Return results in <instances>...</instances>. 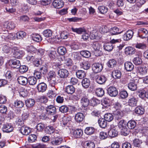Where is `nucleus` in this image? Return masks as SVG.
Returning <instances> with one entry per match:
<instances>
[{
	"label": "nucleus",
	"mask_w": 148,
	"mask_h": 148,
	"mask_svg": "<svg viewBox=\"0 0 148 148\" xmlns=\"http://www.w3.org/2000/svg\"><path fill=\"white\" fill-rule=\"evenodd\" d=\"M28 54L26 57V59L28 61L33 60L34 56L33 55L35 53L36 50L32 46H29L27 49Z\"/></svg>",
	"instance_id": "1"
},
{
	"label": "nucleus",
	"mask_w": 148,
	"mask_h": 148,
	"mask_svg": "<svg viewBox=\"0 0 148 148\" xmlns=\"http://www.w3.org/2000/svg\"><path fill=\"white\" fill-rule=\"evenodd\" d=\"M12 51L14 57L17 58L22 57L24 54L23 51L18 50L16 47H13L12 48Z\"/></svg>",
	"instance_id": "2"
},
{
	"label": "nucleus",
	"mask_w": 148,
	"mask_h": 148,
	"mask_svg": "<svg viewBox=\"0 0 148 148\" xmlns=\"http://www.w3.org/2000/svg\"><path fill=\"white\" fill-rule=\"evenodd\" d=\"M92 47L94 50V52L95 56H98L101 53L100 49L101 47V45L97 42H94L92 44Z\"/></svg>",
	"instance_id": "3"
},
{
	"label": "nucleus",
	"mask_w": 148,
	"mask_h": 148,
	"mask_svg": "<svg viewBox=\"0 0 148 148\" xmlns=\"http://www.w3.org/2000/svg\"><path fill=\"white\" fill-rule=\"evenodd\" d=\"M138 35L142 39L146 38L148 36V30L144 28H140L138 30Z\"/></svg>",
	"instance_id": "4"
},
{
	"label": "nucleus",
	"mask_w": 148,
	"mask_h": 148,
	"mask_svg": "<svg viewBox=\"0 0 148 148\" xmlns=\"http://www.w3.org/2000/svg\"><path fill=\"white\" fill-rule=\"evenodd\" d=\"M118 127L116 126H112L108 132V135L110 137H114L116 136L118 134Z\"/></svg>",
	"instance_id": "5"
},
{
	"label": "nucleus",
	"mask_w": 148,
	"mask_h": 148,
	"mask_svg": "<svg viewBox=\"0 0 148 148\" xmlns=\"http://www.w3.org/2000/svg\"><path fill=\"white\" fill-rule=\"evenodd\" d=\"M69 74V72L67 70L63 69L59 70L58 72V74L60 77L62 78L68 77Z\"/></svg>",
	"instance_id": "6"
},
{
	"label": "nucleus",
	"mask_w": 148,
	"mask_h": 148,
	"mask_svg": "<svg viewBox=\"0 0 148 148\" xmlns=\"http://www.w3.org/2000/svg\"><path fill=\"white\" fill-rule=\"evenodd\" d=\"M87 113L86 112H84V113L81 112L77 113L75 116V120L77 122H81L83 120L85 117V115Z\"/></svg>",
	"instance_id": "7"
},
{
	"label": "nucleus",
	"mask_w": 148,
	"mask_h": 148,
	"mask_svg": "<svg viewBox=\"0 0 148 148\" xmlns=\"http://www.w3.org/2000/svg\"><path fill=\"white\" fill-rule=\"evenodd\" d=\"M134 32L131 30L126 31L123 36V38L124 40L128 41L131 39L133 36Z\"/></svg>",
	"instance_id": "8"
},
{
	"label": "nucleus",
	"mask_w": 148,
	"mask_h": 148,
	"mask_svg": "<svg viewBox=\"0 0 148 148\" xmlns=\"http://www.w3.org/2000/svg\"><path fill=\"white\" fill-rule=\"evenodd\" d=\"M13 130V127L11 124L5 123L4 124L2 127V130L3 132L10 133Z\"/></svg>",
	"instance_id": "9"
},
{
	"label": "nucleus",
	"mask_w": 148,
	"mask_h": 148,
	"mask_svg": "<svg viewBox=\"0 0 148 148\" xmlns=\"http://www.w3.org/2000/svg\"><path fill=\"white\" fill-rule=\"evenodd\" d=\"M92 70L95 73L101 72L102 70L103 66L101 64L99 63H95L92 65Z\"/></svg>",
	"instance_id": "10"
},
{
	"label": "nucleus",
	"mask_w": 148,
	"mask_h": 148,
	"mask_svg": "<svg viewBox=\"0 0 148 148\" xmlns=\"http://www.w3.org/2000/svg\"><path fill=\"white\" fill-rule=\"evenodd\" d=\"M83 134V131L81 129H77L71 133L72 137L77 138H80Z\"/></svg>",
	"instance_id": "11"
},
{
	"label": "nucleus",
	"mask_w": 148,
	"mask_h": 148,
	"mask_svg": "<svg viewBox=\"0 0 148 148\" xmlns=\"http://www.w3.org/2000/svg\"><path fill=\"white\" fill-rule=\"evenodd\" d=\"M108 93L111 97H116L118 94V91L116 88L114 86H110L108 88Z\"/></svg>",
	"instance_id": "12"
},
{
	"label": "nucleus",
	"mask_w": 148,
	"mask_h": 148,
	"mask_svg": "<svg viewBox=\"0 0 148 148\" xmlns=\"http://www.w3.org/2000/svg\"><path fill=\"white\" fill-rule=\"evenodd\" d=\"M52 4L54 8L59 9L63 6L64 3L62 0H55L53 1Z\"/></svg>",
	"instance_id": "13"
},
{
	"label": "nucleus",
	"mask_w": 148,
	"mask_h": 148,
	"mask_svg": "<svg viewBox=\"0 0 148 148\" xmlns=\"http://www.w3.org/2000/svg\"><path fill=\"white\" fill-rule=\"evenodd\" d=\"M47 114L51 115H54L56 112V108L53 105H50L48 106L46 110Z\"/></svg>",
	"instance_id": "14"
},
{
	"label": "nucleus",
	"mask_w": 148,
	"mask_h": 148,
	"mask_svg": "<svg viewBox=\"0 0 148 148\" xmlns=\"http://www.w3.org/2000/svg\"><path fill=\"white\" fill-rule=\"evenodd\" d=\"M16 24L12 21H7L3 24L4 27L9 29H14L16 27Z\"/></svg>",
	"instance_id": "15"
},
{
	"label": "nucleus",
	"mask_w": 148,
	"mask_h": 148,
	"mask_svg": "<svg viewBox=\"0 0 148 148\" xmlns=\"http://www.w3.org/2000/svg\"><path fill=\"white\" fill-rule=\"evenodd\" d=\"M37 88L39 92H43L46 90L47 85L46 84L42 82L38 84L37 86Z\"/></svg>",
	"instance_id": "16"
},
{
	"label": "nucleus",
	"mask_w": 148,
	"mask_h": 148,
	"mask_svg": "<svg viewBox=\"0 0 148 148\" xmlns=\"http://www.w3.org/2000/svg\"><path fill=\"white\" fill-rule=\"evenodd\" d=\"M17 80L19 84L22 85H25L27 83V78L23 76H19Z\"/></svg>",
	"instance_id": "17"
},
{
	"label": "nucleus",
	"mask_w": 148,
	"mask_h": 148,
	"mask_svg": "<svg viewBox=\"0 0 148 148\" xmlns=\"http://www.w3.org/2000/svg\"><path fill=\"white\" fill-rule=\"evenodd\" d=\"M20 132L24 135H27L31 132L30 129L27 127L22 126L20 129Z\"/></svg>",
	"instance_id": "18"
},
{
	"label": "nucleus",
	"mask_w": 148,
	"mask_h": 148,
	"mask_svg": "<svg viewBox=\"0 0 148 148\" xmlns=\"http://www.w3.org/2000/svg\"><path fill=\"white\" fill-rule=\"evenodd\" d=\"M96 80L98 84H103L106 82V78L104 75L98 76L96 77Z\"/></svg>",
	"instance_id": "19"
},
{
	"label": "nucleus",
	"mask_w": 148,
	"mask_h": 148,
	"mask_svg": "<svg viewBox=\"0 0 148 148\" xmlns=\"http://www.w3.org/2000/svg\"><path fill=\"white\" fill-rule=\"evenodd\" d=\"M84 148H95V145L94 142L90 141H86L83 144Z\"/></svg>",
	"instance_id": "20"
},
{
	"label": "nucleus",
	"mask_w": 148,
	"mask_h": 148,
	"mask_svg": "<svg viewBox=\"0 0 148 148\" xmlns=\"http://www.w3.org/2000/svg\"><path fill=\"white\" fill-rule=\"evenodd\" d=\"M125 68L127 71H131L134 68V66L130 62H127L124 64Z\"/></svg>",
	"instance_id": "21"
},
{
	"label": "nucleus",
	"mask_w": 148,
	"mask_h": 148,
	"mask_svg": "<svg viewBox=\"0 0 148 148\" xmlns=\"http://www.w3.org/2000/svg\"><path fill=\"white\" fill-rule=\"evenodd\" d=\"M112 76L114 79H119L121 77V73L118 70H114L112 73Z\"/></svg>",
	"instance_id": "22"
},
{
	"label": "nucleus",
	"mask_w": 148,
	"mask_h": 148,
	"mask_svg": "<svg viewBox=\"0 0 148 148\" xmlns=\"http://www.w3.org/2000/svg\"><path fill=\"white\" fill-rule=\"evenodd\" d=\"M127 85L129 89L132 91H134L137 89V85L134 81H131Z\"/></svg>",
	"instance_id": "23"
},
{
	"label": "nucleus",
	"mask_w": 148,
	"mask_h": 148,
	"mask_svg": "<svg viewBox=\"0 0 148 148\" xmlns=\"http://www.w3.org/2000/svg\"><path fill=\"white\" fill-rule=\"evenodd\" d=\"M125 52L126 55H131L135 53V49L132 47H128L125 48Z\"/></svg>",
	"instance_id": "24"
},
{
	"label": "nucleus",
	"mask_w": 148,
	"mask_h": 148,
	"mask_svg": "<svg viewBox=\"0 0 148 148\" xmlns=\"http://www.w3.org/2000/svg\"><path fill=\"white\" fill-rule=\"evenodd\" d=\"M65 91L68 94H72L75 92V88L72 85H68L66 87Z\"/></svg>",
	"instance_id": "25"
},
{
	"label": "nucleus",
	"mask_w": 148,
	"mask_h": 148,
	"mask_svg": "<svg viewBox=\"0 0 148 148\" xmlns=\"http://www.w3.org/2000/svg\"><path fill=\"white\" fill-rule=\"evenodd\" d=\"M82 84L83 87L85 88H87L90 85V81L87 78H85L82 80Z\"/></svg>",
	"instance_id": "26"
},
{
	"label": "nucleus",
	"mask_w": 148,
	"mask_h": 148,
	"mask_svg": "<svg viewBox=\"0 0 148 148\" xmlns=\"http://www.w3.org/2000/svg\"><path fill=\"white\" fill-rule=\"evenodd\" d=\"M138 100L135 97H132L129 99L128 103L129 105L132 107L137 106Z\"/></svg>",
	"instance_id": "27"
},
{
	"label": "nucleus",
	"mask_w": 148,
	"mask_h": 148,
	"mask_svg": "<svg viewBox=\"0 0 148 148\" xmlns=\"http://www.w3.org/2000/svg\"><path fill=\"white\" fill-rule=\"evenodd\" d=\"M147 69L145 66H140L138 68V71L142 75L146 74L147 72Z\"/></svg>",
	"instance_id": "28"
},
{
	"label": "nucleus",
	"mask_w": 148,
	"mask_h": 148,
	"mask_svg": "<svg viewBox=\"0 0 148 148\" xmlns=\"http://www.w3.org/2000/svg\"><path fill=\"white\" fill-rule=\"evenodd\" d=\"M98 122L99 126L101 128H105L107 126L106 121L104 119L100 118L98 120Z\"/></svg>",
	"instance_id": "29"
},
{
	"label": "nucleus",
	"mask_w": 148,
	"mask_h": 148,
	"mask_svg": "<svg viewBox=\"0 0 148 148\" xmlns=\"http://www.w3.org/2000/svg\"><path fill=\"white\" fill-rule=\"evenodd\" d=\"M13 47H11L9 45H4L2 48L3 51L6 53H12V48H13Z\"/></svg>",
	"instance_id": "30"
},
{
	"label": "nucleus",
	"mask_w": 148,
	"mask_h": 148,
	"mask_svg": "<svg viewBox=\"0 0 148 148\" xmlns=\"http://www.w3.org/2000/svg\"><path fill=\"white\" fill-rule=\"evenodd\" d=\"M26 36V33L23 31H21L16 34V38L17 39H22L25 38Z\"/></svg>",
	"instance_id": "31"
},
{
	"label": "nucleus",
	"mask_w": 148,
	"mask_h": 148,
	"mask_svg": "<svg viewBox=\"0 0 148 148\" xmlns=\"http://www.w3.org/2000/svg\"><path fill=\"white\" fill-rule=\"evenodd\" d=\"M28 82L29 85H35L37 82V79L34 76L29 77L27 78V82Z\"/></svg>",
	"instance_id": "32"
},
{
	"label": "nucleus",
	"mask_w": 148,
	"mask_h": 148,
	"mask_svg": "<svg viewBox=\"0 0 148 148\" xmlns=\"http://www.w3.org/2000/svg\"><path fill=\"white\" fill-rule=\"evenodd\" d=\"M72 31L78 34H81L83 32H85V30L84 27H79L78 28H71Z\"/></svg>",
	"instance_id": "33"
},
{
	"label": "nucleus",
	"mask_w": 148,
	"mask_h": 148,
	"mask_svg": "<svg viewBox=\"0 0 148 148\" xmlns=\"http://www.w3.org/2000/svg\"><path fill=\"white\" fill-rule=\"evenodd\" d=\"M104 49L108 51H111L113 49V46L112 43L109 42L106 43L103 45Z\"/></svg>",
	"instance_id": "34"
},
{
	"label": "nucleus",
	"mask_w": 148,
	"mask_h": 148,
	"mask_svg": "<svg viewBox=\"0 0 148 148\" xmlns=\"http://www.w3.org/2000/svg\"><path fill=\"white\" fill-rule=\"evenodd\" d=\"M32 36V40L37 42H40L42 40V38L38 34H33Z\"/></svg>",
	"instance_id": "35"
},
{
	"label": "nucleus",
	"mask_w": 148,
	"mask_h": 148,
	"mask_svg": "<svg viewBox=\"0 0 148 148\" xmlns=\"http://www.w3.org/2000/svg\"><path fill=\"white\" fill-rule=\"evenodd\" d=\"M35 103V100L32 99H27L25 101L26 106L28 107H31Z\"/></svg>",
	"instance_id": "36"
},
{
	"label": "nucleus",
	"mask_w": 148,
	"mask_h": 148,
	"mask_svg": "<svg viewBox=\"0 0 148 148\" xmlns=\"http://www.w3.org/2000/svg\"><path fill=\"white\" fill-rule=\"evenodd\" d=\"M80 54L83 57L86 58H89L91 56L90 52L87 50H83L81 51Z\"/></svg>",
	"instance_id": "37"
},
{
	"label": "nucleus",
	"mask_w": 148,
	"mask_h": 148,
	"mask_svg": "<svg viewBox=\"0 0 148 148\" xmlns=\"http://www.w3.org/2000/svg\"><path fill=\"white\" fill-rule=\"evenodd\" d=\"M62 141V138L61 137H57L55 139L53 140L51 143L53 145H58L61 144Z\"/></svg>",
	"instance_id": "38"
},
{
	"label": "nucleus",
	"mask_w": 148,
	"mask_h": 148,
	"mask_svg": "<svg viewBox=\"0 0 148 148\" xmlns=\"http://www.w3.org/2000/svg\"><path fill=\"white\" fill-rule=\"evenodd\" d=\"M76 74L77 77L80 79H82L85 76V73L82 70H78L76 72Z\"/></svg>",
	"instance_id": "39"
},
{
	"label": "nucleus",
	"mask_w": 148,
	"mask_h": 148,
	"mask_svg": "<svg viewBox=\"0 0 148 148\" xmlns=\"http://www.w3.org/2000/svg\"><path fill=\"white\" fill-rule=\"evenodd\" d=\"M82 67L85 70H88L90 67V65L89 62L87 61L83 62L81 64Z\"/></svg>",
	"instance_id": "40"
},
{
	"label": "nucleus",
	"mask_w": 148,
	"mask_h": 148,
	"mask_svg": "<svg viewBox=\"0 0 148 148\" xmlns=\"http://www.w3.org/2000/svg\"><path fill=\"white\" fill-rule=\"evenodd\" d=\"M57 52L60 55H63L66 53V50L64 47L61 46L58 48Z\"/></svg>",
	"instance_id": "41"
},
{
	"label": "nucleus",
	"mask_w": 148,
	"mask_h": 148,
	"mask_svg": "<svg viewBox=\"0 0 148 148\" xmlns=\"http://www.w3.org/2000/svg\"><path fill=\"white\" fill-rule=\"evenodd\" d=\"M135 112L137 114L142 115L144 113V109L141 106H138L135 109Z\"/></svg>",
	"instance_id": "42"
},
{
	"label": "nucleus",
	"mask_w": 148,
	"mask_h": 148,
	"mask_svg": "<svg viewBox=\"0 0 148 148\" xmlns=\"http://www.w3.org/2000/svg\"><path fill=\"white\" fill-rule=\"evenodd\" d=\"M95 92L98 97H102L104 94V90L102 88H99L96 89Z\"/></svg>",
	"instance_id": "43"
},
{
	"label": "nucleus",
	"mask_w": 148,
	"mask_h": 148,
	"mask_svg": "<svg viewBox=\"0 0 148 148\" xmlns=\"http://www.w3.org/2000/svg\"><path fill=\"white\" fill-rule=\"evenodd\" d=\"M12 64L13 65V67L15 68H18L21 65L20 62L19 60L14 59L11 61Z\"/></svg>",
	"instance_id": "44"
},
{
	"label": "nucleus",
	"mask_w": 148,
	"mask_h": 148,
	"mask_svg": "<svg viewBox=\"0 0 148 148\" xmlns=\"http://www.w3.org/2000/svg\"><path fill=\"white\" fill-rule=\"evenodd\" d=\"M94 128L91 127H87L85 130V133L87 135H91L93 133Z\"/></svg>",
	"instance_id": "45"
},
{
	"label": "nucleus",
	"mask_w": 148,
	"mask_h": 148,
	"mask_svg": "<svg viewBox=\"0 0 148 148\" xmlns=\"http://www.w3.org/2000/svg\"><path fill=\"white\" fill-rule=\"evenodd\" d=\"M89 100L86 98H82L81 100V103L82 105L84 107H87L89 104Z\"/></svg>",
	"instance_id": "46"
},
{
	"label": "nucleus",
	"mask_w": 148,
	"mask_h": 148,
	"mask_svg": "<svg viewBox=\"0 0 148 148\" xmlns=\"http://www.w3.org/2000/svg\"><path fill=\"white\" fill-rule=\"evenodd\" d=\"M43 34L46 37H50L52 35V32L51 30L47 29L43 32Z\"/></svg>",
	"instance_id": "47"
},
{
	"label": "nucleus",
	"mask_w": 148,
	"mask_h": 148,
	"mask_svg": "<svg viewBox=\"0 0 148 148\" xmlns=\"http://www.w3.org/2000/svg\"><path fill=\"white\" fill-rule=\"evenodd\" d=\"M80 54L77 52H74L72 54V57L74 60L79 61L82 59Z\"/></svg>",
	"instance_id": "48"
},
{
	"label": "nucleus",
	"mask_w": 148,
	"mask_h": 148,
	"mask_svg": "<svg viewBox=\"0 0 148 148\" xmlns=\"http://www.w3.org/2000/svg\"><path fill=\"white\" fill-rule=\"evenodd\" d=\"M104 118L106 121L108 122H110L113 120V116L112 114L108 113L105 114Z\"/></svg>",
	"instance_id": "49"
},
{
	"label": "nucleus",
	"mask_w": 148,
	"mask_h": 148,
	"mask_svg": "<svg viewBox=\"0 0 148 148\" xmlns=\"http://www.w3.org/2000/svg\"><path fill=\"white\" fill-rule=\"evenodd\" d=\"M127 125L128 127L130 129H133L136 126V122L134 121H128Z\"/></svg>",
	"instance_id": "50"
},
{
	"label": "nucleus",
	"mask_w": 148,
	"mask_h": 148,
	"mask_svg": "<svg viewBox=\"0 0 148 148\" xmlns=\"http://www.w3.org/2000/svg\"><path fill=\"white\" fill-rule=\"evenodd\" d=\"M14 105L17 108H21L23 106L24 104L22 101L17 100L14 102Z\"/></svg>",
	"instance_id": "51"
},
{
	"label": "nucleus",
	"mask_w": 148,
	"mask_h": 148,
	"mask_svg": "<svg viewBox=\"0 0 148 148\" xmlns=\"http://www.w3.org/2000/svg\"><path fill=\"white\" fill-rule=\"evenodd\" d=\"M48 81L51 86L53 87L55 90H56V88L55 87V86L57 84L56 78L48 80Z\"/></svg>",
	"instance_id": "52"
},
{
	"label": "nucleus",
	"mask_w": 148,
	"mask_h": 148,
	"mask_svg": "<svg viewBox=\"0 0 148 148\" xmlns=\"http://www.w3.org/2000/svg\"><path fill=\"white\" fill-rule=\"evenodd\" d=\"M114 114L117 120L121 119L123 116L122 112L119 110L115 111H114Z\"/></svg>",
	"instance_id": "53"
},
{
	"label": "nucleus",
	"mask_w": 148,
	"mask_h": 148,
	"mask_svg": "<svg viewBox=\"0 0 148 148\" xmlns=\"http://www.w3.org/2000/svg\"><path fill=\"white\" fill-rule=\"evenodd\" d=\"M119 29L116 27H114L111 28L110 30V33L112 35H116L120 34L121 33V32H119Z\"/></svg>",
	"instance_id": "54"
},
{
	"label": "nucleus",
	"mask_w": 148,
	"mask_h": 148,
	"mask_svg": "<svg viewBox=\"0 0 148 148\" xmlns=\"http://www.w3.org/2000/svg\"><path fill=\"white\" fill-rule=\"evenodd\" d=\"M133 62L135 65H138L142 63V60L140 57H138L134 58L133 60Z\"/></svg>",
	"instance_id": "55"
},
{
	"label": "nucleus",
	"mask_w": 148,
	"mask_h": 148,
	"mask_svg": "<svg viewBox=\"0 0 148 148\" xmlns=\"http://www.w3.org/2000/svg\"><path fill=\"white\" fill-rule=\"evenodd\" d=\"M98 9L101 14H104L107 12L108 9L104 6H101L99 7Z\"/></svg>",
	"instance_id": "56"
},
{
	"label": "nucleus",
	"mask_w": 148,
	"mask_h": 148,
	"mask_svg": "<svg viewBox=\"0 0 148 148\" xmlns=\"http://www.w3.org/2000/svg\"><path fill=\"white\" fill-rule=\"evenodd\" d=\"M135 47L138 49H144L146 48V45L145 44L143 43H139L135 44Z\"/></svg>",
	"instance_id": "57"
},
{
	"label": "nucleus",
	"mask_w": 148,
	"mask_h": 148,
	"mask_svg": "<svg viewBox=\"0 0 148 148\" xmlns=\"http://www.w3.org/2000/svg\"><path fill=\"white\" fill-rule=\"evenodd\" d=\"M116 61L114 59L110 60L108 62V67L112 68L116 65Z\"/></svg>",
	"instance_id": "58"
},
{
	"label": "nucleus",
	"mask_w": 148,
	"mask_h": 148,
	"mask_svg": "<svg viewBox=\"0 0 148 148\" xmlns=\"http://www.w3.org/2000/svg\"><path fill=\"white\" fill-rule=\"evenodd\" d=\"M56 75L53 71H50L48 74L47 78L48 80L56 78Z\"/></svg>",
	"instance_id": "59"
},
{
	"label": "nucleus",
	"mask_w": 148,
	"mask_h": 148,
	"mask_svg": "<svg viewBox=\"0 0 148 148\" xmlns=\"http://www.w3.org/2000/svg\"><path fill=\"white\" fill-rule=\"evenodd\" d=\"M36 138L37 137L35 135L31 134L29 136L28 140L29 142L33 143L36 140Z\"/></svg>",
	"instance_id": "60"
},
{
	"label": "nucleus",
	"mask_w": 148,
	"mask_h": 148,
	"mask_svg": "<svg viewBox=\"0 0 148 148\" xmlns=\"http://www.w3.org/2000/svg\"><path fill=\"white\" fill-rule=\"evenodd\" d=\"M19 72L22 73H23L26 72L28 69V67L25 65L19 66Z\"/></svg>",
	"instance_id": "61"
},
{
	"label": "nucleus",
	"mask_w": 148,
	"mask_h": 148,
	"mask_svg": "<svg viewBox=\"0 0 148 148\" xmlns=\"http://www.w3.org/2000/svg\"><path fill=\"white\" fill-rule=\"evenodd\" d=\"M69 108L66 106H62L59 108L60 111L63 113L67 112Z\"/></svg>",
	"instance_id": "62"
},
{
	"label": "nucleus",
	"mask_w": 148,
	"mask_h": 148,
	"mask_svg": "<svg viewBox=\"0 0 148 148\" xmlns=\"http://www.w3.org/2000/svg\"><path fill=\"white\" fill-rule=\"evenodd\" d=\"M126 123V122L124 120H121L119 122L118 126L120 128L123 129L125 127Z\"/></svg>",
	"instance_id": "63"
},
{
	"label": "nucleus",
	"mask_w": 148,
	"mask_h": 148,
	"mask_svg": "<svg viewBox=\"0 0 148 148\" xmlns=\"http://www.w3.org/2000/svg\"><path fill=\"white\" fill-rule=\"evenodd\" d=\"M108 135L107 132H101L100 133L99 137L101 139L104 140L107 138Z\"/></svg>",
	"instance_id": "64"
}]
</instances>
